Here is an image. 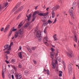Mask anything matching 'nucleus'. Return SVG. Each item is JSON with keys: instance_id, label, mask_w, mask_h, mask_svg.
Masks as SVG:
<instances>
[{"instance_id": "bb28decb", "label": "nucleus", "mask_w": 79, "mask_h": 79, "mask_svg": "<svg viewBox=\"0 0 79 79\" xmlns=\"http://www.w3.org/2000/svg\"><path fill=\"white\" fill-rule=\"evenodd\" d=\"M19 6H20V4H17L15 6V7H16L17 8V9L18 8H19Z\"/></svg>"}, {"instance_id": "39448f33", "label": "nucleus", "mask_w": 79, "mask_h": 79, "mask_svg": "<svg viewBox=\"0 0 79 79\" xmlns=\"http://www.w3.org/2000/svg\"><path fill=\"white\" fill-rule=\"evenodd\" d=\"M67 56L70 58L73 57V52L71 50L69 52V53H67Z\"/></svg>"}, {"instance_id": "58836bf2", "label": "nucleus", "mask_w": 79, "mask_h": 79, "mask_svg": "<svg viewBox=\"0 0 79 79\" xmlns=\"http://www.w3.org/2000/svg\"><path fill=\"white\" fill-rule=\"evenodd\" d=\"M57 59H58L59 61L60 62V61L61 60V58L60 57H57Z\"/></svg>"}, {"instance_id": "4be33fe9", "label": "nucleus", "mask_w": 79, "mask_h": 79, "mask_svg": "<svg viewBox=\"0 0 79 79\" xmlns=\"http://www.w3.org/2000/svg\"><path fill=\"white\" fill-rule=\"evenodd\" d=\"M73 40L76 42H77V38L76 35H75V38H74Z\"/></svg>"}, {"instance_id": "f257e3e1", "label": "nucleus", "mask_w": 79, "mask_h": 79, "mask_svg": "<svg viewBox=\"0 0 79 79\" xmlns=\"http://www.w3.org/2000/svg\"><path fill=\"white\" fill-rule=\"evenodd\" d=\"M36 36L37 37H39V42H41L42 40V37H41V34H40V32H39V31H37V30H35V32H36Z\"/></svg>"}, {"instance_id": "9b49d317", "label": "nucleus", "mask_w": 79, "mask_h": 79, "mask_svg": "<svg viewBox=\"0 0 79 79\" xmlns=\"http://www.w3.org/2000/svg\"><path fill=\"white\" fill-rule=\"evenodd\" d=\"M30 25V22H27V23H25V25L24 26V28H27Z\"/></svg>"}, {"instance_id": "1a4fd4ad", "label": "nucleus", "mask_w": 79, "mask_h": 79, "mask_svg": "<svg viewBox=\"0 0 79 79\" xmlns=\"http://www.w3.org/2000/svg\"><path fill=\"white\" fill-rule=\"evenodd\" d=\"M40 13V12H37V11H35L34 12V13H33L32 15V17H36L35 16V15H37V14H38V15H39V13Z\"/></svg>"}, {"instance_id": "0e129e2a", "label": "nucleus", "mask_w": 79, "mask_h": 79, "mask_svg": "<svg viewBox=\"0 0 79 79\" xmlns=\"http://www.w3.org/2000/svg\"><path fill=\"white\" fill-rule=\"evenodd\" d=\"M69 23L70 24H71V25H73V23H72L71 22H69Z\"/></svg>"}, {"instance_id": "13d9d810", "label": "nucleus", "mask_w": 79, "mask_h": 79, "mask_svg": "<svg viewBox=\"0 0 79 79\" xmlns=\"http://www.w3.org/2000/svg\"><path fill=\"white\" fill-rule=\"evenodd\" d=\"M51 49L52 52H54V51H55V49H54L53 48H52Z\"/></svg>"}, {"instance_id": "ddd939ff", "label": "nucleus", "mask_w": 79, "mask_h": 79, "mask_svg": "<svg viewBox=\"0 0 79 79\" xmlns=\"http://www.w3.org/2000/svg\"><path fill=\"white\" fill-rule=\"evenodd\" d=\"M8 46H9V44H6L5 45L4 47L5 48V49L3 50V51H4V50H6L7 49H8Z\"/></svg>"}, {"instance_id": "a211bd4d", "label": "nucleus", "mask_w": 79, "mask_h": 79, "mask_svg": "<svg viewBox=\"0 0 79 79\" xmlns=\"http://www.w3.org/2000/svg\"><path fill=\"white\" fill-rule=\"evenodd\" d=\"M55 12H54V11L53 10L52 11V18H55Z\"/></svg>"}, {"instance_id": "052dcab7", "label": "nucleus", "mask_w": 79, "mask_h": 79, "mask_svg": "<svg viewBox=\"0 0 79 79\" xmlns=\"http://www.w3.org/2000/svg\"><path fill=\"white\" fill-rule=\"evenodd\" d=\"M56 18L55 19V20L54 22V23H56Z\"/></svg>"}, {"instance_id": "e2e57ef3", "label": "nucleus", "mask_w": 79, "mask_h": 79, "mask_svg": "<svg viewBox=\"0 0 79 79\" xmlns=\"http://www.w3.org/2000/svg\"><path fill=\"white\" fill-rule=\"evenodd\" d=\"M6 63L7 64H8L9 63V61H6Z\"/></svg>"}, {"instance_id": "f03ea898", "label": "nucleus", "mask_w": 79, "mask_h": 79, "mask_svg": "<svg viewBox=\"0 0 79 79\" xmlns=\"http://www.w3.org/2000/svg\"><path fill=\"white\" fill-rule=\"evenodd\" d=\"M73 10H74V9H73V7H72V8L70 9L69 11L70 15L71 16V17H72L71 19H74V15H73Z\"/></svg>"}, {"instance_id": "dca6fc26", "label": "nucleus", "mask_w": 79, "mask_h": 79, "mask_svg": "<svg viewBox=\"0 0 79 79\" xmlns=\"http://www.w3.org/2000/svg\"><path fill=\"white\" fill-rule=\"evenodd\" d=\"M23 21L21 22V23L19 24V25H18V29H19V28H20V27H22V26H23V24L22 23H23Z\"/></svg>"}, {"instance_id": "423d86ee", "label": "nucleus", "mask_w": 79, "mask_h": 79, "mask_svg": "<svg viewBox=\"0 0 79 79\" xmlns=\"http://www.w3.org/2000/svg\"><path fill=\"white\" fill-rule=\"evenodd\" d=\"M39 16H46L48 14V12H47L46 13H38Z\"/></svg>"}, {"instance_id": "8fccbe9b", "label": "nucleus", "mask_w": 79, "mask_h": 79, "mask_svg": "<svg viewBox=\"0 0 79 79\" xmlns=\"http://www.w3.org/2000/svg\"><path fill=\"white\" fill-rule=\"evenodd\" d=\"M3 29H4V28L2 27L1 29V31L2 32V31H3Z\"/></svg>"}, {"instance_id": "393cba45", "label": "nucleus", "mask_w": 79, "mask_h": 79, "mask_svg": "<svg viewBox=\"0 0 79 79\" xmlns=\"http://www.w3.org/2000/svg\"><path fill=\"white\" fill-rule=\"evenodd\" d=\"M52 68L53 69H55V66H56V65L55 64V63H53L52 64Z\"/></svg>"}, {"instance_id": "412c9836", "label": "nucleus", "mask_w": 79, "mask_h": 79, "mask_svg": "<svg viewBox=\"0 0 79 79\" xmlns=\"http://www.w3.org/2000/svg\"><path fill=\"white\" fill-rule=\"evenodd\" d=\"M19 74H18V73H15V77L17 79H18V77H19Z\"/></svg>"}, {"instance_id": "09e8293b", "label": "nucleus", "mask_w": 79, "mask_h": 79, "mask_svg": "<svg viewBox=\"0 0 79 79\" xmlns=\"http://www.w3.org/2000/svg\"><path fill=\"white\" fill-rule=\"evenodd\" d=\"M2 6V4H1L0 5V10H2V9H3V7H1V6Z\"/></svg>"}, {"instance_id": "6ab92c4d", "label": "nucleus", "mask_w": 79, "mask_h": 79, "mask_svg": "<svg viewBox=\"0 0 79 79\" xmlns=\"http://www.w3.org/2000/svg\"><path fill=\"white\" fill-rule=\"evenodd\" d=\"M42 22H43V23H44V25H47L48 24V22H46V21L44 20H42Z\"/></svg>"}, {"instance_id": "774afa93", "label": "nucleus", "mask_w": 79, "mask_h": 79, "mask_svg": "<svg viewBox=\"0 0 79 79\" xmlns=\"http://www.w3.org/2000/svg\"><path fill=\"white\" fill-rule=\"evenodd\" d=\"M18 79H22V77H19V78H18Z\"/></svg>"}, {"instance_id": "a18cd8bd", "label": "nucleus", "mask_w": 79, "mask_h": 79, "mask_svg": "<svg viewBox=\"0 0 79 79\" xmlns=\"http://www.w3.org/2000/svg\"><path fill=\"white\" fill-rule=\"evenodd\" d=\"M17 30V29L14 28L12 30V31H13V32H15V31H16Z\"/></svg>"}, {"instance_id": "c9c22d12", "label": "nucleus", "mask_w": 79, "mask_h": 79, "mask_svg": "<svg viewBox=\"0 0 79 79\" xmlns=\"http://www.w3.org/2000/svg\"><path fill=\"white\" fill-rule=\"evenodd\" d=\"M47 74H48V75H49L50 74V71L48 70H47Z\"/></svg>"}, {"instance_id": "864d4df0", "label": "nucleus", "mask_w": 79, "mask_h": 79, "mask_svg": "<svg viewBox=\"0 0 79 79\" xmlns=\"http://www.w3.org/2000/svg\"><path fill=\"white\" fill-rule=\"evenodd\" d=\"M21 49H22V47H21V46H20L19 50H21Z\"/></svg>"}, {"instance_id": "69168bd1", "label": "nucleus", "mask_w": 79, "mask_h": 79, "mask_svg": "<svg viewBox=\"0 0 79 79\" xmlns=\"http://www.w3.org/2000/svg\"><path fill=\"white\" fill-rule=\"evenodd\" d=\"M55 61L56 63H57V59H56V60H55Z\"/></svg>"}, {"instance_id": "5fc2aeb1", "label": "nucleus", "mask_w": 79, "mask_h": 79, "mask_svg": "<svg viewBox=\"0 0 79 79\" xmlns=\"http://www.w3.org/2000/svg\"><path fill=\"white\" fill-rule=\"evenodd\" d=\"M59 76L60 77H61V76H62V74L60 73L59 74Z\"/></svg>"}, {"instance_id": "b1692460", "label": "nucleus", "mask_w": 79, "mask_h": 79, "mask_svg": "<svg viewBox=\"0 0 79 79\" xmlns=\"http://www.w3.org/2000/svg\"><path fill=\"white\" fill-rule=\"evenodd\" d=\"M31 15H32V14H30L29 15L28 17V19H26V20H27L28 21H29V19L31 18Z\"/></svg>"}, {"instance_id": "473e14b6", "label": "nucleus", "mask_w": 79, "mask_h": 79, "mask_svg": "<svg viewBox=\"0 0 79 79\" xmlns=\"http://www.w3.org/2000/svg\"><path fill=\"white\" fill-rule=\"evenodd\" d=\"M15 72V70L14 69H12L10 71V73L11 74H14V73Z\"/></svg>"}, {"instance_id": "a19ab883", "label": "nucleus", "mask_w": 79, "mask_h": 79, "mask_svg": "<svg viewBox=\"0 0 79 79\" xmlns=\"http://www.w3.org/2000/svg\"><path fill=\"white\" fill-rule=\"evenodd\" d=\"M47 27H46L45 28V29L44 30V32L46 34V30H47Z\"/></svg>"}, {"instance_id": "a878e982", "label": "nucleus", "mask_w": 79, "mask_h": 79, "mask_svg": "<svg viewBox=\"0 0 79 79\" xmlns=\"http://www.w3.org/2000/svg\"><path fill=\"white\" fill-rule=\"evenodd\" d=\"M11 66L13 68V69H14L15 71L17 70V69H16V68L15 67L14 65H11Z\"/></svg>"}, {"instance_id": "e433bc0d", "label": "nucleus", "mask_w": 79, "mask_h": 79, "mask_svg": "<svg viewBox=\"0 0 79 79\" xmlns=\"http://www.w3.org/2000/svg\"><path fill=\"white\" fill-rule=\"evenodd\" d=\"M49 23V24H52V21H50V20H48V23Z\"/></svg>"}, {"instance_id": "6e6d98bb", "label": "nucleus", "mask_w": 79, "mask_h": 79, "mask_svg": "<svg viewBox=\"0 0 79 79\" xmlns=\"http://www.w3.org/2000/svg\"><path fill=\"white\" fill-rule=\"evenodd\" d=\"M60 74H63V72L62 71H59Z\"/></svg>"}, {"instance_id": "f8f14e48", "label": "nucleus", "mask_w": 79, "mask_h": 79, "mask_svg": "<svg viewBox=\"0 0 79 79\" xmlns=\"http://www.w3.org/2000/svg\"><path fill=\"white\" fill-rule=\"evenodd\" d=\"M54 55H55V52H52L51 53V58H52V60H53V57L54 56Z\"/></svg>"}, {"instance_id": "680f3d73", "label": "nucleus", "mask_w": 79, "mask_h": 79, "mask_svg": "<svg viewBox=\"0 0 79 79\" xmlns=\"http://www.w3.org/2000/svg\"><path fill=\"white\" fill-rule=\"evenodd\" d=\"M11 35V33L9 32L8 37H10V35Z\"/></svg>"}, {"instance_id": "4d7b16f0", "label": "nucleus", "mask_w": 79, "mask_h": 79, "mask_svg": "<svg viewBox=\"0 0 79 79\" xmlns=\"http://www.w3.org/2000/svg\"><path fill=\"white\" fill-rule=\"evenodd\" d=\"M54 40H57V38L56 37H54Z\"/></svg>"}, {"instance_id": "aec40b11", "label": "nucleus", "mask_w": 79, "mask_h": 79, "mask_svg": "<svg viewBox=\"0 0 79 79\" xmlns=\"http://www.w3.org/2000/svg\"><path fill=\"white\" fill-rule=\"evenodd\" d=\"M47 41H48V40H47V37H45L43 39V42L44 43H45V42H47Z\"/></svg>"}, {"instance_id": "9d476101", "label": "nucleus", "mask_w": 79, "mask_h": 79, "mask_svg": "<svg viewBox=\"0 0 79 79\" xmlns=\"http://www.w3.org/2000/svg\"><path fill=\"white\" fill-rule=\"evenodd\" d=\"M19 34L20 35H22L23 34V29H20L18 31Z\"/></svg>"}, {"instance_id": "c85d7f7f", "label": "nucleus", "mask_w": 79, "mask_h": 79, "mask_svg": "<svg viewBox=\"0 0 79 79\" xmlns=\"http://www.w3.org/2000/svg\"><path fill=\"white\" fill-rule=\"evenodd\" d=\"M32 17L33 18L32 19L31 22H33V21H35V19L36 18V17Z\"/></svg>"}, {"instance_id": "49530a36", "label": "nucleus", "mask_w": 79, "mask_h": 79, "mask_svg": "<svg viewBox=\"0 0 79 79\" xmlns=\"http://www.w3.org/2000/svg\"><path fill=\"white\" fill-rule=\"evenodd\" d=\"M25 73H26V74H27V73H29V71L27 70H25Z\"/></svg>"}, {"instance_id": "5701e85b", "label": "nucleus", "mask_w": 79, "mask_h": 79, "mask_svg": "<svg viewBox=\"0 0 79 79\" xmlns=\"http://www.w3.org/2000/svg\"><path fill=\"white\" fill-rule=\"evenodd\" d=\"M76 6H77V2H73V7H76Z\"/></svg>"}, {"instance_id": "c756f323", "label": "nucleus", "mask_w": 79, "mask_h": 79, "mask_svg": "<svg viewBox=\"0 0 79 79\" xmlns=\"http://www.w3.org/2000/svg\"><path fill=\"white\" fill-rule=\"evenodd\" d=\"M14 44H13V42H12L10 43V45H9L10 47H11V46L12 45H13Z\"/></svg>"}, {"instance_id": "4c0bfd02", "label": "nucleus", "mask_w": 79, "mask_h": 79, "mask_svg": "<svg viewBox=\"0 0 79 79\" xmlns=\"http://www.w3.org/2000/svg\"><path fill=\"white\" fill-rule=\"evenodd\" d=\"M5 53H7V54H10V52L9 51H7L5 52Z\"/></svg>"}, {"instance_id": "6e6552de", "label": "nucleus", "mask_w": 79, "mask_h": 79, "mask_svg": "<svg viewBox=\"0 0 79 79\" xmlns=\"http://www.w3.org/2000/svg\"><path fill=\"white\" fill-rule=\"evenodd\" d=\"M58 8H60V6L57 5L53 7L52 8V10H53L54 11H56V10H58Z\"/></svg>"}, {"instance_id": "603ef678", "label": "nucleus", "mask_w": 79, "mask_h": 79, "mask_svg": "<svg viewBox=\"0 0 79 79\" xmlns=\"http://www.w3.org/2000/svg\"><path fill=\"white\" fill-rule=\"evenodd\" d=\"M13 32V31L12 29L10 30V33L11 34H12V32Z\"/></svg>"}, {"instance_id": "ea45409f", "label": "nucleus", "mask_w": 79, "mask_h": 79, "mask_svg": "<svg viewBox=\"0 0 79 79\" xmlns=\"http://www.w3.org/2000/svg\"><path fill=\"white\" fill-rule=\"evenodd\" d=\"M8 47H9V48L7 50H7H8V51H10L11 50V47H10V46H9Z\"/></svg>"}, {"instance_id": "3c124183", "label": "nucleus", "mask_w": 79, "mask_h": 79, "mask_svg": "<svg viewBox=\"0 0 79 79\" xmlns=\"http://www.w3.org/2000/svg\"><path fill=\"white\" fill-rule=\"evenodd\" d=\"M5 56H6V59H7V60H8V55H7V54H6L5 55Z\"/></svg>"}, {"instance_id": "72a5a7b5", "label": "nucleus", "mask_w": 79, "mask_h": 79, "mask_svg": "<svg viewBox=\"0 0 79 79\" xmlns=\"http://www.w3.org/2000/svg\"><path fill=\"white\" fill-rule=\"evenodd\" d=\"M8 5V3L6 2L5 4L4 5V7H6Z\"/></svg>"}, {"instance_id": "338daca9", "label": "nucleus", "mask_w": 79, "mask_h": 79, "mask_svg": "<svg viewBox=\"0 0 79 79\" xmlns=\"http://www.w3.org/2000/svg\"><path fill=\"white\" fill-rule=\"evenodd\" d=\"M58 1L59 2H61V0H58Z\"/></svg>"}, {"instance_id": "7c9ffc66", "label": "nucleus", "mask_w": 79, "mask_h": 79, "mask_svg": "<svg viewBox=\"0 0 79 79\" xmlns=\"http://www.w3.org/2000/svg\"><path fill=\"white\" fill-rule=\"evenodd\" d=\"M19 68H22V65L21 64H19Z\"/></svg>"}, {"instance_id": "2eb2a0df", "label": "nucleus", "mask_w": 79, "mask_h": 79, "mask_svg": "<svg viewBox=\"0 0 79 79\" xmlns=\"http://www.w3.org/2000/svg\"><path fill=\"white\" fill-rule=\"evenodd\" d=\"M18 37V32H15V38L16 39L17 37Z\"/></svg>"}, {"instance_id": "de8ad7c7", "label": "nucleus", "mask_w": 79, "mask_h": 79, "mask_svg": "<svg viewBox=\"0 0 79 79\" xmlns=\"http://www.w3.org/2000/svg\"><path fill=\"white\" fill-rule=\"evenodd\" d=\"M35 47H33L32 48V50H35Z\"/></svg>"}, {"instance_id": "79ce46f5", "label": "nucleus", "mask_w": 79, "mask_h": 79, "mask_svg": "<svg viewBox=\"0 0 79 79\" xmlns=\"http://www.w3.org/2000/svg\"><path fill=\"white\" fill-rule=\"evenodd\" d=\"M33 61L35 64H37V62L35 60H33Z\"/></svg>"}, {"instance_id": "0eeeda50", "label": "nucleus", "mask_w": 79, "mask_h": 79, "mask_svg": "<svg viewBox=\"0 0 79 79\" xmlns=\"http://www.w3.org/2000/svg\"><path fill=\"white\" fill-rule=\"evenodd\" d=\"M9 27H10V25L7 24L6 27V28L4 30V33L6 32H7V31H8V30L9 29Z\"/></svg>"}, {"instance_id": "f704fd0d", "label": "nucleus", "mask_w": 79, "mask_h": 79, "mask_svg": "<svg viewBox=\"0 0 79 79\" xmlns=\"http://www.w3.org/2000/svg\"><path fill=\"white\" fill-rule=\"evenodd\" d=\"M18 12H19L18 10L17 9L14 13L15 15H16V14H17Z\"/></svg>"}, {"instance_id": "7ed1b4c3", "label": "nucleus", "mask_w": 79, "mask_h": 79, "mask_svg": "<svg viewBox=\"0 0 79 79\" xmlns=\"http://www.w3.org/2000/svg\"><path fill=\"white\" fill-rule=\"evenodd\" d=\"M6 71V65H5V66H2V74L3 78H5V72Z\"/></svg>"}, {"instance_id": "c03bdc74", "label": "nucleus", "mask_w": 79, "mask_h": 79, "mask_svg": "<svg viewBox=\"0 0 79 79\" xmlns=\"http://www.w3.org/2000/svg\"><path fill=\"white\" fill-rule=\"evenodd\" d=\"M45 45H47V46H48V44L47 43V42H45L44 43Z\"/></svg>"}, {"instance_id": "20e7f679", "label": "nucleus", "mask_w": 79, "mask_h": 79, "mask_svg": "<svg viewBox=\"0 0 79 79\" xmlns=\"http://www.w3.org/2000/svg\"><path fill=\"white\" fill-rule=\"evenodd\" d=\"M68 69L69 74H71V73H72V71L73 70V69H72V66H71V64H70L69 65Z\"/></svg>"}, {"instance_id": "f3484780", "label": "nucleus", "mask_w": 79, "mask_h": 79, "mask_svg": "<svg viewBox=\"0 0 79 79\" xmlns=\"http://www.w3.org/2000/svg\"><path fill=\"white\" fill-rule=\"evenodd\" d=\"M18 55H19V57L22 59L23 58V56H22V52H20L19 53H18Z\"/></svg>"}, {"instance_id": "4468645a", "label": "nucleus", "mask_w": 79, "mask_h": 79, "mask_svg": "<svg viewBox=\"0 0 79 79\" xmlns=\"http://www.w3.org/2000/svg\"><path fill=\"white\" fill-rule=\"evenodd\" d=\"M23 8H24V6H22L21 7H19L17 10L19 11H22L23 10Z\"/></svg>"}, {"instance_id": "37998d69", "label": "nucleus", "mask_w": 79, "mask_h": 79, "mask_svg": "<svg viewBox=\"0 0 79 79\" xmlns=\"http://www.w3.org/2000/svg\"><path fill=\"white\" fill-rule=\"evenodd\" d=\"M16 9H17V8L15 7L13 10V12H14V11H15V10H16Z\"/></svg>"}, {"instance_id": "bf43d9fd", "label": "nucleus", "mask_w": 79, "mask_h": 79, "mask_svg": "<svg viewBox=\"0 0 79 79\" xmlns=\"http://www.w3.org/2000/svg\"><path fill=\"white\" fill-rule=\"evenodd\" d=\"M12 78L13 79H14V75H12Z\"/></svg>"}, {"instance_id": "cd10ccee", "label": "nucleus", "mask_w": 79, "mask_h": 79, "mask_svg": "<svg viewBox=\"0 0 79 79\" xmlns=\"http://www.w3.org/2000/svg\"><path fill=\"white\" fill-rule=\"evenodd\" d=\"M21 15H22V13H20L19 15L17 17V19H19V18L21 16Z\"/></svg>"}, {"instance_id": "2f4dec72", "label": "nucleus", "mask_w": 79, "mask_h": 79, "mask_svg": "<svg viewBox=\"0 0 79 79\" xmlns=\"http://www.w3.org/2000/svg\"><path fill=\"white\" fill-rule=\"evenodd\" d=\"M11 63H15V61H16V60L15 59H12L11 60Z\"/></svg>"}]
</instances>
